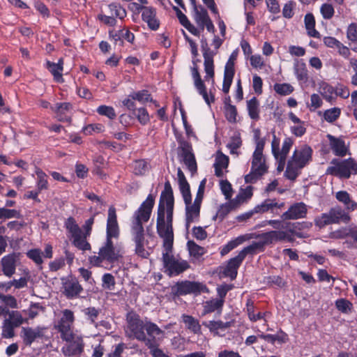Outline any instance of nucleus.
<instances>
[{
	"instance_id": "f257e3e1",
	"label": "nucleus",
	"mask_w": 357,
	"mask_h": 357,
	"mask_svg": "<svg viewBox=\"0 0 357 357\" xmlns=\"http://www.w3.org/2000/svg\"><path fill=\"white\" fill-rule=\"evenodd\" d=\"M173 210V192L169 182L167 181L165 183V190L161 193L156 222L157 232L159 236L163 239V247L165 251H172V250L174 241Z\"/></svg>"
},
{
	"instance_id": "f03ea898",
	"label": "nucleus",
	"mask_w": 357,
	"mask_h": 357,
	"mask_svg": "<svg viewBox=\"0 0 357 357\" xmlns=\"http://www.w3.org/2000/svg\"><path fill=\"white\" fill-rule=\"evenodd\" d=\"M155 199L152 195H149L146 199L135 212L131 225V234L132 240L135 243V254L142 258H147L149 253L144 248V230L143 223L149 221Z\"/></svg>"
},
{
	"instance_id": "7ed1b4c3",
	"label": "nucleus",
	"mask_w": 357,
	"mask_h": 357,
	"mask_svg": "<svg viewBox=\"0 0 357 357\" xmlns=\"http://www.w3.org/2000/svg\"><path fill=\"white\" fill-rule=\"evenodd\" d=\"M126 321L127 326L125 331L128 337L144 342L146 347L153 345L152 342L146 340L144 331L145 324L137 314L134 312H128L126 316Z\"/></svg>"
},
{
	"instance_id": "20e7f679",
	"label": "nucleus",
	"mask_w": 357,
	"mask_h": 357,
	"mask_svg": "<svg viewBox=\"0 0 357 357\" xmlns=\"http://www.w3.org/2000/svg\"><path fill=\"white\" fill-rule=\"evenodd\" d=\"M326 174L349 178L351 174H357V162L351 158L342 160L333 159L326 169Z\"/></svg>"
},
{
	"instance_id": "39448f33",
	"label": "nucleus",
	"mask_w": 357,
	"mask_h": 357,
	"mask_svg": "<svg viewBox=\"0 0 357 357\" xmlns=\"http://www.w3.org/2000/svg\"><path fill=\"white\" fill-rule=\"evenodd\" d=\"M264 150H255L252 155L251 171L245 176L246 183H255L268 172V166L263 155Z\"/></svg>"
},
{
	"instance_id": "423d86ee",
	"label": "nucleus",
	"mask_w": 357,
	"mask_h": 357,
	"mask_svg": "<svg viewBox=\"0 0 357 357\" xmlns=\"http://www.w3.org/2000/svg\"><path fill=\"white\" fill-rule=\"evenodd\" d=\"M350 217L341 208H331L328 213H322L314 219L315 225L319 228L331 224H337L340 221L348 222Z\"/></svg>"
},
{
	"instance_id": "0eeeda50",
	"label": "nucleus",
	"mask_w": 357,
	"mask_h": 357,
	"mask_svg": "<svg viewBox=\"0 0 357 357\" xmlns=\"http://www.w3.org/2000/svg\"><path fill=\"white\" fill-rule=\"evenodd\" d=\"M172 251H165L162 254L165 272L169 276L178 275L189 268V264L183 259H177L170 255Z\"/></svg>"
},
{
	"instance_id": "6e6552de",
	"label": "nucleus",
	"mask_w": 357,
	"mask_h": 357,
	"mask_svg": "<svg viewBox=\"0 0 357 357\" xmlns=\"http://www.w3.org/2000/svg\"><path fill=\"white\" fill-rule=\"evenodd\" d=\"M61 339L66 342L62 348V352L65 356H77L83 352L84 343L82 336L73 333L68 337Z\"/></svg>"
},
{
	"instance_id": "1a4fd4ad",
	"label": "nucleus",
	"mask_w": 357,
	"mask_h": 357,
	"mask_svg": "<svg viewBox=\"0 0 357 357\" xmlns=\"http://www.w3.org/2000/svg\"><path fill=\"white\" fill-rule=\"evenodd\" d=\"M75 316L73 311L68 309L61 312V316L54 324V328L60 333L61 338L68 337L73 333V323Z\"/></svg>"
},
{
	"instance_id": "9d476101",
	"label": "nucleus",
	"mask_w": 357,
	"mask_h": 357,
	"mask_svg": "<svg viewBox=\"0 0 357 357\" xmlns=\"http://www.w3.org/2000/svg\"><path fill=\"white\" fill-rule=\"evenodd\" d=\"M119 251L114 247L111 239L107 238L105 245L100 248L98 256L91 258V263L99 266L103 261L113 262L118 259Z\"/></svg>"
},
{
	"instance_id": "9b49d317",
	"label": "nucleus",
	"mask_w": 357,
	"mask_h": 357,
	"mask_svg": "<svg viewBox=\"0 0 357 357\" xmlns=\"http://www.w3.org/2000/svg\"><path fill=\"white\" fill-rule=\"evenodd\" d=\"M208 291L207 287L199 282L182 281L177 282L172 287V292L175 296L186 295L188 294H199Z\"/></svg>"
},
{
	"instance_id": "f8f14e48",
	"label": "nucleus",
	"mask_w": 357,
	"mask_h": 357,
	"mask_svg": "<svg viewBox=\"0 0 357 357\" xmlns=\"http://www.w3.org/2000/svg\"><path fill=\"white\" fill-rule=\"evenodd\" d=\"M61 291L68 299H73L79 296L83 291V287L77 279L73 276H68L61 279Z\"/></svg>"
},
{
	"instance_id": "ddd939ff",
	"label": "nucleus",
	"mask_w": 357,
	"mask_h": 357,
	"mask_svg": "<svg viewBox=\"0 0 357 357\" xmlns=\"http://www.w3.org/2000/svg\"><path fill=\"white\" fill-rule=\"evenodd\" d=\"M202 199L195 197L194 202L192 198L184 200L185 204V227L188 229L192 222L198 221L200 215V208Z\"/></svg>"
},
{
	"instance_id": "4468645a",
	"label": "nucleus",
	"mask_w": 357,
	"mask_h": 357,
	"mask_svg": "<svg viewBox=\"0 0 357 357\" xmlns=\"http://www.w3.org/2000/svg\"><path fill=\"white\" fill-rule=\"evenodd\" d=\"M201 47L204 59V70L206 74L205 79L207 80L208 78L213 79L214 77L213 57L217 54V51H213L208 47L207 40L205 38H202L201 40Z\"/></svg>"
},
{
	"instance_id": "2eb2a0df",
	"label": "nucleus",
	"mask_w": 357,
	"mask_h": 357,
	"mask_svg": "<svg viewBox=\"0 0 357 357\" xmlns=\"http://www.w3.org/2000/svg\"><path fill=\"white\" fill-rule=\"evenodd\" d=\"M178 149L180 150L179 154L182 158V160L188 169L192 173L195 172L197 171V163L191 144L187 141L180 140Z\"/></svg>"
},
{
	"instance_id": "dca6fc26",
	"label": "nucleus",
	"mask_w": 357,
	"mask_h": 357,
	"mask_svg": "<svg viewBox=\"0 0 357 357\" xmlns=\"http://www.w3.org/2000/svg\"><path fill=\"white\" fill-rule=\"evenodd\" d=\"M307 212V207L303 202L292 204L289 209L281 215L283 220H297L304 218Z\"/></svg>"
},
{
	"instance_id": "f3484780",
	"label": "nucleus",
	"mask_w": 357,
	"mask_h": 357,
	"mask_svg": "<svg viewBox=\"0 0 357 357\" xmlns=\"http://www.w3.org/2000/svg\"><path fill=\"white\" fill-rule=\"evenodd\" d=\"M19 262V257L16 253L4 256L1 260V271L4 275L11 278L15 273Z\"/></svg>"
},
{
	"instance_id": "a211bd4d",
	"label": "nucleus",
	"mask_w": 357,
	"mask_h": 357,
	"mask_svg": "<svg viewBox=\"0 0 357 357\" xmlns=\"http://www.w3.org/2000/svg\"><path fill=\"white\" fill-rule=\"evenodd\" d=\"M312 150L310 146H305L300 150H295L290 160L297 167H304L312 159Z\"/></svg>"
},
{
	"instance_id": "6ab92c4d",
	"label": "nucleus",
	"mask_w": 357,
	"mask_h": 357,
	"mask_svg": "<svg viewBox=\"0 0 357 357\" xmlns=\"http://www.w3.org/2000/svg\"><path fill=\"white\" fill-rule=\"evenodd\" d=\"M293 143L294 142L291 138L287 137L283 142L282 149H280V140L275 135H273L271 142V149L273 156H282L283 158H287Z\"/></svg>"
},
{
	"instance_id": "aec40b11",
	"label": "nucleus",
	"mask_w": 357,
	"mask_h": 357,
	"mask_svg": "<svg viewBox=\"0 0 357 357\" xmlns=\"http://www.w3.org/2000/svg\"><path fill=\"white\" fill-rule=\"evenodd\" d=\"M119 234V228L116 219V209L112 206L108 210V217L107 221V238L111 239L112 237L117 238Z\"/></svg>"
},
{
	"instance_id": "412c9836",
	"label": "nucleus",
	"mask_w": 357,
	"mask_h": 357,
	"mask_svg": "<svg viewBox=\"0 0 357 357\" xmlns=\"http://www.w3.org/2000/svg\"><path fill=\"white\" fill-rule=\"evenodd\" d=\"M20 336L23 342L26 346H31L37 338L42 337L43 336V328L39 326L35 328L31 327H22Z\"/></svg>"
},
{
	"instance_id": "4be33fe9",
	"label": "nucleus",
	"mask_w": 357,
	"mask_h": 357,
	"mask_svg": "<svg viewBox=\"0 0 357 357\" xmlns=\"http://www.w3.org/2000/svg\"><path fill=\"white\" fill-rule=\"evenodd\" d=\"M329 146L333 153L337 156H345L349 151L348 146L342 137H336L332 135H327Z\"/></svg>"
},
{
	"instance_id": "5701e85b",
	"label": "nucleus",
	"mask_w": 357,
	"mask_h": 357,
	"mask_svg": "<svg viewBox=\"0 0 357 357\" xmlns=\"http://www.w3.org/2000/svg\"><path fill=\"white\" fill-rule=\"evenodd\" d=\"M192 77L194 79V84L195 88L197 89L199 93L202 96L203 98L204 99L205 102L209 105L211 104V102L214 101V98L212 96L211 99L209 98L206 86L202 81L201 76L199 75V73L197 68H192Z\"/></svg>"
},
{
	"instance_id": "b1692460",
	"label": "nucleus",
	"mask_w": 357,
	"mask_h": 357,
	"mask_svg": "<svg viewBox=\"0 0 357 357\" xmlns=\"http://www.w3.org/2000/svg\"><path fill=\"white\" fill-rule=\"evenodd\" d=\"M144 329L146 331L148 335L146 340L152 342L151 343L153 344L150 347L158 346V342L162 339L163 331L155 324L152 322L146 323Z\"/></svg>"
},
{
	"instance_id": "393cba45",
	"label": "nucleus",
	"mask_w": 357,
	"mask_h": 357,
	"mask_svg": "<svg viewBox=\"0 0 357 357\" xmlns=\"http://www.w3.org/2000/svg\"><path fill=\"white\" fill-rule=\"evenodd\" d=\"M142 20L147 23L149 27L152 30H157L159 28L160 22L156 17V10L152 7H146L142 13Z\"/></svg>"
},
{
	"instance_id": "a878e982",
	"label": "nucleus",
	"mask_w": 357,
	"mask_h": 357,
	"mask_svg": "<svg viewBox=\"0 0 357 357\" xmlns=\"http://www.w3.org/2000/svg\"><path fill=\"white\" fill-rule=\"evenodd\" d=\"M243 261L238 255L231 259L223 269V275L229 277L232 280H234L237 275V270Z\"/></svg>"
},
{
	"instance_id": "bb28decb",
	"label": "nucleus",
	"mask_w": 357,
	"mask_h": 357,
	"mask_svg": "<svg viewBox=\"0 0 357 357\" xmlns=\"http://www.w3.org/2000/svg\"><path fill=\"white\" fill-rule=\"evenodd\" d=\"M63 66V59H59L58 63L47 61L46 66L49 71L52 73L54 79L57 82H63V78L62 75Z\"/></svg>"
},
{
	"instance_id": "cd10ccee",
	"label": "nucleus",
	"mask_w": 357,
	"mask_h": 357,
	"mask_svg": "<svg viewBox=\"0 0 357 357\" xmlns=\"http://www.w3.org/2000/svg\"><path fill=\"white\" fill-rule=\"evenodd\" d=\"M194 20L201 30H204L205 24L210 17L207 10L202 6H195L194 8Z\"/></svg>"
},
{
	"instance_id": "c85d7f7f",
	"label": "nucleus",
	"mask_w": 357,
	"mask_h": 357,
	"mask_svg": "<svg viewBox=\"0 0 357 357\" xmlns=\"http://www.w3.org/2000/svg\"><path fill=\"white\" fill-rule=\"evenodd\" d=\"M284 203H278L276 199H267L264 202H263L261 204L256 206L254 208V212L257 213H263L267 212L270 210L273 211V208H281L284 207Z\"/></svg>"
},
{
	"instance_id": "c756f323",
	"label": "nucleus",
	"mask_w": 357,
	"mask_h": 357,
	"mask_svg": "<svg viewBox=\"0 0 357 357\" xmlns=\"http://www.w3.org/2000/svg\"><path fill=\"white\" fill-rule=\"evenodd\" d=\"M305 27L310 37L320 38L321 35L315 29V19L312 13H307L304 17Z\"/></svg>"
},
{
	"instance_id": "7c9ffc66",
	"label": "nucleus",
	"mask_w": 357,
	"mask_h": 357,
	"mask_svg": "<svg viewBox=\"0 0 357 357\" xmlns=\"http://www.w3.org/2000/svg\"><path fill=\"white\" fill-rule=\"evenodd\" d=\"M177 176H178V180L179 188H180L181 192L182 194L183 200H186V199L188 200L190 198H192L190 190V185L188 183L185 177V175L181 169H178Z\"/></svg>"
},
{
	"instance_id": "2f4dec72",
	"label": "nucleus",
	"mask_w": 357,
	"mask_h": 357,
	"mask_svg": "<svg viewBox=\"0 0 357 357\" xmlns=\"http://www.w3.org/2000/svg\"><path fill=\"white\" fill-rule=\"evenodd\" d=\"M312 224L308 222H286L285 228L288 230V231L291 235H295L299 238L302 237V235L297 232V230H301L304 229H310L312 227Z\"/></svg>"
},
{
	"instance_id": "473e14b6",
	"label": "nucleus",
	"mask_w": 357,
	"mask_h": 357,
	"mask_svg": "<svg viewBox=\"0 0 357 357\" xmlns=\"http://www.w3.org/2000/svg\"><path fill=\"white\" fill-rule=\"evenodd\" d=\"M224 304V301L218 300L216 298L207 301L203 303L204 310L203 315L215 312V310L221 311Z\"/></svg>"
},
{
	"instance_id": "72a5a7b5",
	"label": "nucleus",
	"mask_w": 357,
	"mask_h": 357,
	"mask_svg": "<svg viewBox=\"0 0 357 357\" xmlns=\"http://www.w3.org/2000/svg\"><path fill=\"white\" fill-rule=\"evenodd\" d=\"M247 109L250 119L255 121L259 119V102L255 97L247 101Z\"/></svg>"
},
{
	"instance_id": "f704fd0d",
	"label": "nucleus",
	"mask_w": 357,
	"mask_h": 357,
	"mask_svg": "<svg viewBox=\"0 0 357 357\" xmlns=\"http://www.w3.org/2000/svg\"><path fill=\"white\" fill-rule=\"evenodd\" d=\"M182 319L186 328L194 333H199L201 331V326L199 321L190 315L183 314Z\"/></svg>"
},
{
	"instance_id": "c9c22d12",
	"label": "nucleus",
	"mask_w": 357,
	"mask_h": 357,
	"mask_svg": "<svg viewBox=\"0 0 357 357\" xmlns=\"http://www.w3.org/2000/svg\"><path fill=\"white\" fill-rule=\"evenodd\" d=\"M336 199L343 203L347 209L354 211L356 208L355 202L351 199L349 193L347 191H339L336 193Z\"/></svg>"
},
{
	"instance_id": "e433bc0d",
	"label": "nucleus",
	"mask_w": 357,
	"mask_h": 357,
	"mask_svg": "<svg viewBox=\"0 0 357 357\" xmlns=\"http://www.w3.org/2000/svg\"><path fill=\"white\" fill-rule=\"evenodd\" d=\"M8 315V318L6 319L10 321L11 324H13L16 328L19 327L24 323L28 324V319L23 318L22 313L20 311L9 310Z\"/></svg>"
},
{
	"instance_id": "4c0bfd02",
	"label": "nucleus",
	"mask_w": 357,
	"mask_h": 357,
	"mask_svg": "<svg viewBox=\"0 0 357 357\" xmlns=\"http://www.w3.org/2000/svg\"><path fill=\"white\" fill-rule=\"evenodd\" d=\"M284 229L285 231L273 230L270 231L273 243L277 241H293L292 235L288 231L287 229Z\"/></svg>"
},
{
	"instance_id": "58836bf2",
	"label": "nucleus",
	"mask_w": 357,
	"mask_h": 357,
	"mask_svg": "<svg viewBox=\"0 0 357 357\" xmlns=\"http://www.w3.org/2000/svg\"><path fill=\"white\" fill-rule=\"evenodd\" d=\"M246 305H247L246 311H247L248 317H249L250 320L252 321H257L259 319H264V317L268 314L267 312L262 313L260 312H257V314H254L255 306H254L253 301L250 299L248 300Z\"/></svg>"
},
{
	"instance_id": "ea45409f",
	"label": "nucleus",
	"mask_w": 357,
	"mask_h": 357,
	"mask_svg": "<svg viewBox=\"0 0 357 357\" xmlns=\"http://www.w3.org/2000/svg\"><path fill=\"white\" fill-rule=\"evenodd\" d=\"M249 239L248 235L238 236L234 241L229 242L224 248L221 250L220 254L221 255H225L229 253L231 250L234 249L239 244L244 242L245 240Z\"/></svg>"
},
{
	"instance_id": "a19ab883",
	"label": "nucleus",
	"mask_w": 357,
	"mask_h": 357,
	"mask_svg": "<svg viewBox=\"0 0 357 357\" xmlns=\"http://www.w3.org/2000/svg\"><path fill=\"white\" fill-rule=\"evenodd\" d=\"M87 236L83 234V232L73 237V245L77 247L78 249L85 251L91 249L90 244L86 241V238Z\"/></svg>"
},
{
	"instance_id": "79ce46f5",
	"label": "nucleus",
	"mask_w": 357,
	"mask_h": 357,
	"mask_svg": "<svg viewBox=\"0 0 357 357\" xmlns=\"http://www.w3.org/2000/svg\"><path fill=\"white\" fill-rule=\"evenodd\" d=\"M15 328L10 321L4 319L2 324V331H1V337L6 339H10L15 337Z\"/></svg>"
},
{
	"instance_id": "37998d69",
	"label": "nucleus",
	"mask_w": 357,
	"mask_h": 357,
	"mask_svg": "<svg viewBox=\"0 0 357 357\" xmlns=\"http://www.w3.org/2000/svg\"><path fill=\"white\" fill-rule=\"evenodd\" d=\"M261 245L257 243L252 242L250 245L244 248L239 253V257L243 260L248 255H254L258 251H263L261 248Z\"/></svg>"
},
{
	"instance_id": "c03bdc74",
	"label": "nucleus",
	"mask_w": 357,
	"mask_h": 357,
	"mask_svg": "<svg viewBox=\"0 0 357 357\" xmlns=\"http://www.w3.org/2000/svg\"><path fill=\"white\" fill-rule=\"evenodd\" d=\"M65 225L67 230L70 233L72 238L83 232L73 218H68Z\"/></svg>"
},
{
	"instance_id": "a18cd8bd",
	"label": "nucleus",
	"mask_w": 357,
	"mask_h": 357,
	"mask_svg": "<svg viewBox=\"0 0 357 357\" xmlns=\"http://www.w3.org/2000/svg\"><path fill=\"white\" fill-rule=\"evenodd\" d=\"M132 100H136L141 103L152 101L151 94L146 90H142L137 92H133L129 95Z\"/></svg>"
},
{
	"instance_id": "49530a36",
	"label": "nucleus",
	"mask_w": 357,
	"mask_h": 357,
	"mask_svg": "<svg viewBox=\"0 0 357 357\" xmlns=\"http://www.w3.org/2000/svg\"><path fill=\"white\" fill-rule=\"evenodd\" d=\"M340 109L337 107H333L326 110L323 114V117L328 123H333L336 121L340 115Z\"/></svg>"
},
{
	"instance_id": "de8ad7c7",
	"label": "nucleus",
	"mask_w": 357,
	"mask_h": 357,
	"mask_svg": "<svg viewBox=\"0 0 357 357\" xmlns=\"http://www.w3.org/2000/svg\"><path fill=\"white\" fill-rule=\"evenodd\" d=\"M234 73L235 71L225 69L224 80L222 84V91L225 93H228L229 91V89L234 76Z\"/></svg>"
},
{
	"instance_id": "09e8293b",
	"label": "nucleus",
	"mask_w": 357,
	"mask_h": 357,
	"mask_svg": "<svg viewBox=\"0 0 357 357\" xmlns=\"http://www.w3.org/2000/svg\"><path fill=\"white\" fill-rule=\"evenodd\" d=\"M112 17H117L120 19H123L126 16V10L118 3H111L109 5Z\"/></svg>"
},
{
	"instance_id": "8fccbe9b",
	"label": "nucleus",
	"mask_w": 357,
	"mask_h": 357,
	"mask_svg": "<svg viewBox=\"0 0 357 357\" xmlns=\"http://www.w3.org/2000/svg\"><path fill=\"white\" fill-rule=\"evenodd\" d=\"M225 117L231 123L236 121L237 110L234 105L225 103Z\"/></svg>"
},
{
	"instance_id": "3c124183",
	"label": "nucleus",
	"mask_w": 357,
	"mask_h": 357,
	"mask_svg": "<svg viewBox=\"0 0 357 357\" xmlns=\"http://www.w3.org/2000/svg\"><path fill=\"white\" fill-rule=\"evenodd\" d=\"M335 306L342 313H349L352 309V303L347 299L340 298L335 301Z\"/></svg>"
},
{
	"instance_id": "603ef678",
	"label": "nucleus",
	"mask_w": 357,
	"mask_h": 357,
	"mask_svg": "<svg viewBox=\"0 0 357 357\" xmlns=\"http://www.w3.org/2000/svg\"><path fill=\"white\" fill-rule=\"evenodd\" d=\"M301 169V167H297V165L289 160L287 163L285 176L290 180H295Z\"/></svg>"
},
{
	"instance_id": "864d4df0",
	"label": "nucleus",
	"mask_w": 357,
	"mask_h": 357,
	"mask_svg": "<svg viewBox=\"0 0 357 357\" xmlns=\"http://www.w3.org/2000/svg\"><path fill=\"white\" fill-rule=\"evenodd\" d=\"M132 114L137 117L139 122L142 125H146L150 120L148 112L145 108L141 107L135 109Z\"/></svg>"
},
{
	"instance_id": "5fc2aeb1",
	"label": "nucleus",
	"mask_w": 357,
	"mask_h": 357,
	"mask_svg": "<svg viewBox=\"0 0 357 357\" xmlns=\"http://www.w3.org/2000/svg\"><path fill=\"white\" fill-rule=\"evenodd\" d=\"M148 169L147 162L144 160H138L135 161L133 165L134 173L136 175H142L146 173Z\"/></svg>"
},
{
	"instance_id": "6e6d98bb",
	"label": "nucleus",
	"mask_w": 357,
	"mask_h": 357,
	"mask_svg": "<svg viewBox=\"0 0 357 357\" xmlns=\"http://www.w3.org/2000/svg\"><path fill=\"white\" fill-rule=\"evenodd\" d=\"M242 144L241 139L239 136H233L230 142L227 144V146L229 149L231 154H237V149L240 148Z\"/></svg>"
},
{
	"instance_id": "4d7b16f0",
	"label": "nucleus",
	"mask_w": 357,
	"mask_h": 357,
	"mask_svg": "<svg viewBox=\"0 0 357 357\" xmlns=\"http://www.w3.org/2000/svg\"><path fill=\"white\" fill-rule=\"evenodd\" d=\"M252 193L251 188H248L244 192L238 195L235 199L231 200V204L234 206H238L241 202H244L246 199L251 197Z\"/></svg>"
},
{
	"instance_id": "13d9d810",
	"label": "nucleus",
	"mask_w": 357,
	"mask_h": 357,
	"mask_svg": "<svg viewBox=\"0 0 357 357\" xmlns=\"http://www.w3.org/2000/svg\"><path fill=\"white\" fill-rule=\"evenodd\" d=\"M188 247L190 254L194 257H199L204 254V248L198 245L194 241H188Z\"/></svg>"
},
{
	"instance_id": "bf43d9fd",
	"label": "nucleus",
	"mask_w": 357,
	"mask_h": 357,
	"mask_svg": "<svg viewBox=\"0 0 357 357\" xmlns=\"http://www.w3.org/2000/svg\"><path fill=\"white\" fill-rule=\"evenodd\" d=\"M43 307L39 303H32L28 310H23V312L27 314L29 319H33L36 317L40 310H43Z\"/></svg>"
},
{
	"instance_id": "052dcab7",
	"label": "nucleus",
	"mask_w": 357,
	"mask_h": 357,
	"mask_svg": "<svg viewBox=\"0 0 357 357\" xmlns=\"http://www.w3.org/2000/svg\"><path fill=\"white\" fill-rule=\"evenodd\" d=\"M233 204L231 202L229 204L222 205L218 209L215 216H214L213 219H219L220 221H222L226 215L230 212L231 208H234Z\"/></svg>"
},
{
	"instance_id": "680f3d73",
	"label": "nucleus",
	"mask_w": 357,
	"mask_h": 357,
	"mask_svg": "<svg viewBox=\"0 0 357 357\" xmlns=\"http://www.w3.org/2000/svg\"><path fill=\"white\" fill-rule=\"evenodd\" d=\"M71 108L72 105L68 102H58L54 107H51L59 116L61 114H64L66 112L70 110Z\"/></svg>"
},
{
	"instance_id": "e2e57ef3",
	"label": "nucleus",
	"mask_w": 357,
	"mask_h": 357,
	"mask_svg": "<svg viewBox=\"0 0 357 357\" xmlns=\"http://www.w3.org/2000/svg\"><path fill=\"white\" fill-rule=\"evenodd\" d=\"M97 112L99 114L106 116L110 119H113L116 117V113L112 107L101 105L98 107Z\"/></svg>"
},
{
	"instance_id": "0e129e2a",
	"label": "nucleus",
	"mask_w": 357,
	"mask_h": 357,
	"mask_svg": "<svg viewBox=\"0 0 357 357\" xmlns=\"http://www.w3.org/2000/svg\"><path fill=\"white\" fill-rule=\"evenodd\" d=\"M274 90L280 95L287 96L290 94L294 89L289 84H275L274 85Z\"/></svg>"
},
{
	"instance_id": "69168bd1",
	"label": "nucleus",
	"mask_w": 357,
	"mask_h": 357,
	"mask_svg": "<svg viewBox=\"0 0 357 357\" xmlns=\"http://www.w3.org/2000/svg\"><path fill=\"white\" fill-rule=\"evenodd\" d=\"M205 326L208 327L210 331H215L218 329H223L229 327L228 323H224L221 321H209L203 324Z\"/></svg>"
},
{
	"instance_id": "338daca9",
	"label": "nucleus",
	"mask_w": 357,
	"mask_h": 357,
	"mask_svg": "<svg viewBox=\"0 0 357 357\" xmlns=\"http://www.w3.org/2000/svg\"><path fill=\"white\" fill-rule=\"evenodd\" d=\"M321 13L323 17L326 20H330L334 15V8L333 6L330 3H324L320 8Z\"/></svg>"
},
{
	"instance_id": "774afa93",
	"label": "nucleus",
	"mask_w": 357,
	"mask_h": 357,
	"mask_svg": "<svg viewBox=\"0 0 357 357\" xmlns=\"http://www.w3.org/2000/svg\"><path fill=\"white\" fill-rule=\"evenodd\" d=\"M347 38L354 43L355 45H357V26L356 24H351L347 31Z\"/></svg>"
}]
</instances>
